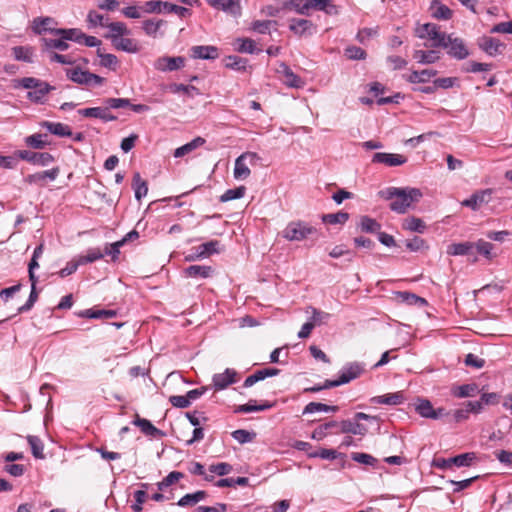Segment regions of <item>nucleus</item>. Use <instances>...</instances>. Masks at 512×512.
I'll use <instances>...</instances> for the list:
<instances>
[{"label": "nucleus", "instance_id": "c03bdc74", "mask_svg": "<svg viewBox=\"0 0 512 512\" xmlns=\"http://www.w3.org/2000/svg\"><path fill=\"white\" fill-rule=\"evenodd\" d=\"M306 313L307 314H311V316L309 317V321L316 327V326H320L324 323H326L328 321V319L330 318V314L327 313V312H324V311H321V310H318L314 307H308L306 309Z\"/></svg>", "mask_w": 512, "mask_h": 512}, {"label": "nucleus", "instance_id": "2f4dec72", "mask_svg": "<svg viewBox=\"0 0 512 512\" xmlns=\"http://www.w3.org/2000/svg\"><path fill=\"white\" fill-rule=\"evenodd\" d=\"M68 34H70V38H74V42L84 44L87 47H98L101 44V41L98 38L86 35L78 28H73V31Z\"/></svg>", "mask_w": 512, "mask_h": 512}, {"label": "nucleus", "instance_id": "7c9ffc66", "mask_svg": "<svg viewBox=\"0 0 512 512\" xmlns=\"http://www.w3.org/2000/svg\"><path fill=\"white\" fill-rule=\"evenodd\" d=\"M112 45L117 50L124 51L127 53H133V54L138 53L141 48L137 40L129 38L127 36L120 37Z\"/></svg>", "mask_w": 512, "mask_h": 512}, {"label": "nucleus", "instance_id": "cd10ccee", "mask_svg": "<svg viewBox=\"0 0 512 512\" xmlns=\"http://www.w3.org/2000/svg\"><path fill=\"white\" fill-rule=\"evenodd\" d=\"M54 86H51L47 82L40 81V83L27 93V98L35 103H41L44 97L54 90Z\"/></svg>", "mask_w": 512, "mask_h": 512}, {"label": "nucleus", "instance_id": "09e8293b", "mask_svg": "<svg viewBox=\"0 0 512 512\" xmlns=\"http://www.w3.org/2000/svg\"><path fill=\"white\" fill-rule=\"evenodd\" d=\"M206 492L205 491H197L192 494H186L180 500L178 501L177 505L180 507L185 506H193L200 502L201 500L205 499Z\"/></svg>", "mask_w": 512, "mask_h": 512}, {"label": "nucleus", "instance_id": "1a4fd4ad", "mask_svg": "<svg viewBox=\"0 0 512 512\" xmlns=\"http://www.w3.org/2000/svg\"><path fill=\"white\" fill-rule=\"evenodd\" d=\"M364 371V366L354 362L345 365L336 380H327V386H340L358 378Z\"/></svg>", "mask_w": 512, "mask_h": 512}, {"label": "nucleus", "instance_id": "423d86ee", "mask_svg": "<svg viewBox=\"0 0 512 512\" xmlns=\"http://www.w3.org/2000/svg\"><path fill=\"white\" fill-rule=\"evenodd\" d=\"M361 420H377L376 416H371L363 412H358L354 415L353 420H343L338 423L340 433H350L354 435L364 436L368 432V428L359 423Z\"/></svg>", "mask_w": 512, "mask_h": 512}, {"label": "nucleus", "instance_id": "9d476101", "mask_svg": "<svg viewBox=\"0 0 512 512\" xmlns=\"http://www.w3.org/2000/svg\"><path fill=\"white\" fill-rule=\"evenodd\" d=\"M246 160H249L251 165H255L259 160V156L255 152H245L241 154L236 160L234 165V178L237 180H244L250 176V169L246 164Z\"/></svg>", "mask_w": 512, "mask_h": 512}, {"label": "nucleus", "instance_id": "5701e85b", "mask_svg": "<svg viewBox=\"0 0 512 512\" xmlns=\"http://www.w3.org/2000/svg\"><path fill=\"white\" fill-rule=\"evenodd\" d=\"M479 47L490 56L500 54L505 48V44L492 37L483 36L478 41Z\"/></svg>", "mask_w": 512, "mask_h": 512}, {"label": "nucleus", "instance_id": "ddd939ff", "mask_svg": "<svg viewBox=\"0 0 512 512\" xmlns=\"http://www.w3.org/2000/svg\"><path fill=\"white\" fill-rule=\"evenodd\" d=\"M185 58L181 56L170 57V56H162L157 58L154 61V68L158 71L166 72V71H176L180 68L184 67Z\"/></svg>", "mask_w": 512, "mask_h": 512}, {"label": "nucleus", "instance_id": "4c0bfd02", "mask_svg": "<svg viewBox=\"0 0 512 512\" xmlns=\"http://www.w3.org/2000/svg\"><path fill=\"white\" fill-rule=\"evenodd\" d=\"M437 74L436 70L424 69L422 71H412L410 75L406 77V80L410 83H426L430 78Z\"/></svg>", "mask_w": 512, "mask_h": 512}, {"label": "nucleus", "instance_id": "e433bc0d", "mask_svg": "<svg viewBox=\"0 0 512 512\" xmlns=\"http://www.w3.org/2000/svg\"><path fill=\"white\" fill-rule=\"evenodd\" d=\"M165 24L166 21L161 19H149L143 22L142 28L147 35L157 37L158 35H163V33L160 32V30L163 26H165Z\"/></svg>", "mask_w": 512, "mask_h": 512}, {"label": "nucleus", "instance_id": "393cba45", "mask_svg": "<svg viewBox=\"0 0 512 512\" xmlns=\"http://www.w3.org/2000/svg\"><path fill=\"white\" fill-rule=\"evenodd\" d=\"M135 426H138L143 434L146 436L161 438L165 436V433L160 429L156 428L149 420L140 418L136 415V418L132 422Z\"/></svg>", "mask_w": 512, "mask_h": 512}, {"label": "nucleus", "instance_id": "bb28decb", "mask_svg": "<svg viewBox=\"0 0 512 512\" xmlns=\"http://www.w3.org/2000/svg\"><path fill=\"white\" fill-rule=\"evenodd\" d=\"M279 372L280 370L277 368H264L261 370H257L256 372H254L245 379L243 386L246 388L251 387L258 381L264 380L267 377H273L278 375Z\"/></svg>", "mask_w": 512, "mask_h": 512}, {"label": "nucleus", "instance_id": "f3484780", "mask_svg": "<svg viewBox=\"0 0 512 512\" xmlns=\"http://www.w3.org/2000/svg\"><path fill=\"white\" fill-rule=\"evenodd\" d=\"M57 22L52 17H37L32 21V31L37 35H42L45 32H49L55 35Z\"/></svg>", "mask_w": 512, "mask_h": 512}, {"label": "nucleus", "instance_id": "6e6d98bb", "mask_svg": "<svg viewBox=\"0 0 512 512\" xmlns=\"http://www.w3.org/2000/svg\"><path fill=\"white\" fill-rule=\"evenodd\" d=\"M163 12L164 13H174L178 15L180 18H186L191 15L190 9L178 6L176 4H172L169 2H164L163 4Z\"/></svg>", "mask_w": 512, "mask_h": 512}, {"label": "nucleus", "instance_id": "6e6552de", "mask_svg": "<svg viewBox=\"0 0 512 512\" xmlns=\"http://www.w3.org/2000/svg\"><path fill=\"white\" fill-rule=\"evenodd\" d=\"M442 48L446 49L450 57L457 60L466 59L470 54L465 41L460 37H455L453 34H448L445 45Z\"/></svg>", "mask_w": 512, "mask_h": 512}, {"label": "nucleus", "instance_id": "c756f323", "mask_svg": "<svg viewBox=\"0 0 512 512\" xmlns=\"http://www.w3.org/2000/svg\"><path fill=\"white\" fill-rule=\"evenodd\" d=\"M213 272V268L207 265H191L184 270L186 277L203 279L211 277Z\"/></svg>", "mask_w": 512, "mask_h": 512}, {"label": "nucleus", "instance_id": "49530a36", "mask_svg": "<svg viewBox=\"0 0 512 512\" xmlns=\"http://www.w3.org/2000/svg\"><path fill=\"white\" fill-rule=\"evenodd\" d=\"M247 63V59L236 55H230L224 59L225 67L236 71H244L246 69Z\"/></svg>", "mask_w": 512, "mask_h": 512}, {"label": "nucleus", "instance_id": "de8ad7c7", "mask_svg": "<svg viewBox=\"0 0 512 512\" xmlns=\"http://www.w3.org/2000/svg\"><path fill=\"white\" fill-rule=\"evenodd\" d=\"M476 458L477 457L474 452H467L451 457L449 458V461L457 467H469L476 460Z\"/></svg>", "mask_w": 512, "mask_h": 512}, {"label": "nucleus", "instance_id": "f257e3e1", "mask_svg": "<svg viewBox=\"0 0 512 512\" xmlns=\"http://www.w3.org/2000/svg\"><path fill=\"white\" fill-rule=\"evenodd\" d=\"M422 195L420 189L410 187H389L379 192L381 198L391 200L390 209L398 214L406 213L413 203L421 199Z\"/></svg>", "mask_w": 512, "mask_h": 512}, {"label": "nucleus", "instance_id": "a18cd8bd", "mask_svg": "<svg viewBox=\"0 0 512 512\" xmlns=\"http://www.w3.org/2000/svg\"><path fill=\"white\" fill-rule=\"evenodd\" d=\"M479 393V387L475 383L464 384L453 390V395L458 398L474 397Z\"/></svg>", "mask_w": 512, "mask_h": 512}, {"label": "nucleus", "instance_id": "a211bd4d", "mask_svg": "<svg viewBox=\"0 0 512 512\" xmlns=\"http://www.w3.org/2000/svg\"><path fill=\"white\" fill-rule=\"evenodd\" d=\"M372 162L394 167L405 164L407 162V158L401 154L377 152L373 155Z\"/></svg>", "mask_w": 512, "mask_h": 512}, {"label": "nucleus", "instance_id": "0eeeda50", "mask_svg": "<svg viewBox=\"0 0 512 512\" xmlns=\"http://www.w3.org/2000/svg\"><path fill=\"white\" fill-rule=\"evenodd\" d=\"M416 35L419 38H428L432 41L429 45L433 48H439L445 45V40L448 36L445 32L440 30V27L434 23H426L416 29Z\"/></svg>", "mask_w": 512, "mask_h": 512}, {"label": "nucleus", "instance_id": "aec40b11", "mask_svg": "<svg viewBox=\"0 0 512 512\" xmlns=\"http://www.w3.org/2000/svg\"><path fill=\"white\" fill-rule=\"evenodd\" d=\"M190 56L194 59L214 60L219 57V50L212 45H198L190 49Z\"/></svg>", "mask_w": 512, "mask_h": 512}, {"label": "nucleus", "instance_id": "603ef678", "mask_svg": "<svg viewBox=\"0 0 512 512\" xmlns=\"http://www.w3.org/2000/svg\"><path fill=\"white\" fill-rule=\"evenodd\" d=\"M97 56L100 58V64L103 67L115 70L118 65V59L114 54L103 53L100 48L97 49Z\"/></svg>", "mask_w": 512, "mask_h": 512}, {"label": "nucleus", "instance_id": "f704fd0d", "mask_svg": "<svg viewBox=\"0 0 512 512\" xmlns=\"http://www.w3.org/2000/svg\"><path fill=\"white\" fill-rule=\"evenodd\" d=\"M42 127L46 128L51 134L56 136L65 137L73 135L71 128L63 123L44 121L42 123Z\"/></svg>", "mask_w": 512, "mask_h": 512}, {"label": "nucleus", "instance_id": "79ce46f5", "mask_svg": "<svg viewBox=\"0 0 512 512\" xmlns=\"http://www.w3.org/2000/svg\"><path fill=\"white\" fill-rule=\"evenodd\" d=\"M274 406L273 403L264 402L263 404L257 405L256 400H249L248 403L237 407L236 412L240 413H251L270 409Z\"/></svg>", "mask_w": 512, "mask_h": 512}, {"label": "nucleus", "instance_id": "0e129e2a", "mask_svg": "<svg viewBox=\"0 0 512 512\" xmlns=\"http://www.w3.org/2000/svg\"><path fill=\"white\" fill-rule=\"evenodd\" d=\"M474 248H476L477 252L483 255L486 259L490 260L493 258L492 250L494 246L492 243L480 239L474 243Z\"/></svg>", "mask_w": 512, "mask_h": 512}, {"label": "nucleus", "instance_id": "e2e57ef3", "mask_svg": "<svg viewBox=\"0 0 512 512\" xmlns=\"http://www.w3.org/2000/svg\"><path fill=\"white\" fill-rule=\"evenodd\" d=\"M360 228L363 232L374 233L381 228V225L373 218L363 216L360 219Z\"/></svg>", "mask_w": 512, "mask_h": 512}, {"label": "nucleus", "instance_id": "bf43d9fd", "mask_svg": "<svg viewBox=\"0 0 512 512\" xmlns=\"http://www.w3.org/2000/svg\"><path fill=\"white\" fill-rule=\"evenodd\" d=\"M49 62H57L63 65H73L76 62V59L72 55H64L59 54L57 52H50L49 54L44 55Z\"/></svg>", "mask_w": 512, "mask_h": 512}, {"label": "nucleus", "instance_id": "13d9d810", "mask_svg": "<svg viewBox=\"0 0 512 512\" xmlns=\"http://www.w3.org/2000/svg\"><path fill=\"white\" fill-rule=\"evenodd\" d=\"M338 427V422L336 421H329L325 424H322L314 429L312 433V438L316 440H322L325 438L328 434V431L332 428Z\"/></svg>", "mask_w": 512, "mask_h": 512}, {"label": "nucleus", "instance_id": "dca6fc26", "mask_svg": "<svg viewBox=\"0 0 512 512\" xmlns=\"http://www.w3.org/2000/svg\"><path fill=\"white\" fill-rule=\"evenodd\" d=\"M18 157L32 164L47 166L54 161V157L48 152H32L29 150H21L17 153Z\"/></svg>", "mask_w": 512, "mask_h": 512}, {"label": "nucleus", "instance_id": "39448f33", "mask_svg": "<svg viewBox=\"0 0 512 512\" xmlns=\"http://www.w3.org/2000/svg\"><path fill=\"white\" fill-rule=\"evenodd\" d=\"M315 232L316 229L305 222L292 221L288 223L281 235L288 241H302Z\"/></svg>", "mask_w": 512, "mask_h": 512}, {"label": "nucleus", "instance_id": "20e7f679", "mask_svg": "<svg viewBox=\"0 0 512 512\" xmlns=\"http://www.w3.org/2000/svg\"><path fill=\"white\" fill-rule=\"evenodd\" d=\"M66 76L72 82L88 89L101 86L105 82V78L88 70H82L80 67L66 69Z\"/></svg>", "mask_w": 512, "mask_h": 512}, {"label": "nucleus", "instance_id": "2eb2a0df", "mask_svg": "<svg viewBox=\"0 0 512 512\" xmlns=\"http://www.w3.org/2000/svg\"><path fill=\"white\" fill-rule=\"evenodd\" d=\"M492 195V189H483L473 193L468 199L461 202L462 206L471 208L473 211H477L484 204H487Z\"/></svg>", "mask_w": 512, "mask_h": 512}, {"label": "nucleus", "instance_id": "f8f14e48", "mask_svg": "<svg viewBox=\"0 0 512 512\" xmlns=\"http://www.w3.org/2000/svg\"><path fill=\"white\" fill-rule=\"evenodd\" d=\"M219 241L211 240L195 247L192 253L185 256V261L191 262L198 259L206 258L211 254L218 253Z\"/></svg>", "mask_w": 512, "mask_h": 512}, {"label": "nucleus", "instance_id": "37998d69", "mask_svg": "<svg viewBox=\"0 0 512 512\" xmlns=\"http://www.w3.org/2000/svg\"><path fill=\"white\" fill-rule=\"evenodd\" d=\"M133 189L135 192V198L139 201L143 197H145L148 193V185L145 180H143L138 172H136L133 176Z\"/></svg>", "mask_w": 512, "mask_h": 512}, {"label": "nucleus", "instance_id": "ea45409f", "mask_svg": "<svg viewBox=\"0 0 512 512\" xmlns=\"http://www.w3.org/2000/svg\"><path fill=\"white\" fill-rule=\"evenodd\" d=\"M404 401V396L401 392L390 393L382 396L372 398V402L385 405H398Z\"/></svg>", "mask_w": 512, "mask_h": 512}, {"label": "nucleus", "instance_id": "72a5a7b5", "mask_svg": "<svg viewBox=\"0 0 512 512\" xmlns=\"http://www.w3.org/2000/svg\"><path fill=\"white\" fill-rule=\"evenodd\" d=\"M205 142H206V140L204 138L198 136V137L194 138L192 141L175 149L174 157H176V158L183 157V156L191 153L195 149L204 145Z\"/></svg>", "mask_w": 512, "mask_h": 512}, {"label": "nucleus", "instance_id": "4d7b16f0", "mask_svg": "<svg viewBox=\"0 0 512 512\" xmlns=\"http://www.w3.org/2000/svg\"><path fill=\"white\" fill-rule=\"evenodd\" d=\"M47 135L43 134H33L25 138V143L27 146L34 149H43L48 145V142L44 140Z\"/></svg>", "mask_w": 512, "mask_h": 512}, {"label": "nucleus", "instance_id": "8fccbe9b", "mask_svg": "<svg viewBox=\"0 0 512 512\" xmlns=\"http://www.w3.org/2000/svg\"><path fill=\"white\" fill-rule=\"evenodd\" d=\"M27 441L31 447L32 455L37 459H44V445L42 440L37 436L29 435L27 437Z\"/></svg>", "mask_w": 512, "mask_h": 512}, {"label": "nucleus", "instance_id": "4468645a", "mask_svg": "<svg viewBox=\"0 0 512 512\" xmlns=\"http://www.w3.org/2000/svg\"><path fill=\"white\" fill-rule=\"evenodd\" d=\"M415 410L420 416L435 420L448 414L444 408L434 409L432 403L427 399H419Z\"/></svg>", "mask_w": 512, "mask_h": 512}, {"label": "nucleus", "instance_id": "c85d7f7f", "mask_svg": "<svg viewBox=\"0 0 512 512\" xmlns=\"http://www.w3.org/2000/svg\"><path fill=\"white\" fill-rule=\"evenodd\" d=\"M236 372L232 369H226L223 373L213 376V384L217 390L225 389L228 385L235 382Z\"/></svg>", "mask_w": 512, "mask_h": 512}, {"label": "nucleus", "instance_id": "69168bd1", "mask_svg": "<svg viewBox=\"0 0 512 512\" xmlns=\"http://www.w3.org/2000/svg\"><path fill=\"white\" fill-rule=\"evenodd\" d=\"M351 458L353 461H355L357 463L369 465V466H375L376 463L378 462V460L375 457H373L372 455L367 454V453H362V452L352 453Z\"/></svg>", "mask_w": 512, "mask_h": 512}, {"label": "nucleus", "instance_id": "052dcab7", "mask_svg": "<svg viewBox=\"0 0 512 512\" xmlns=\"http://www.w3.org/2000/svg\"><path fill=\"white\" fill-rule=\"evenodd\" d=\"M103 256L104 253L99 248H91L85 255L80 256L78 261L81 265H84L102 259Z\"/></svg>", "mask_w": 512, "mask_h": 512}, {"label": "nucleus", "instance_id": "5fc2aeb1", "mask_svg": "<svg viewBox=\"0 0 512 512\" xmlns=\"http://www.w3.org/2000/svg\"><path fill=\"white\" fill-rule=\"evenodd\" d=\"M115 310H106V309H100V310H93V309H87L85 310L81 316L87 317V318H93V319H100V318H113L116 316Z\"/></svg>", "mask_w": 512, "mask_h": 512}, {"label": "nucleus", "instance_id": "3c124183", "mask_svg": "<svg viewBox=\"0 0 512 512\" xmlns=\"http://www.w3.org/2000/svg\"><path fill=\"white\" fill-rule=\"evenodd\" d=\"M168 90L171 93H174V94L183 92V93L187 94L190 97H194L195 95H199L200 94L199 89L196 88L195 86L184 85V84H177V83L170 84L168 86Z\"/></svg>", "mask_w": 512, "mask_h": 512}, {"label": "nucleus", "instance_id": "58836bf2", "mask_svg": "<svg viewBox=\"0 0 512 512\" xmlns=\"http://www.w3.org/2000/svg\"><path fill=\"white\" fill-rule=\"evenodd\" d=\"M473 249L474 243L472 242L453 243L448 246L447 253L452 256L470 255Z\"/></svg>", "mask_w": 512, "mask_h": 512}, {"label": "nucleus", "instance_id": "680f3d73", "mask_svg": "<svg viewBox=\"0 0 512 512\" xmlns=\"http://www.w3.org/2000/svg\"><path fill=\"white\" fill-rule=\"evenodd\" d=\"M246 188L244 186H239L234 189H228L224 194L220 196L221 202H228L235 199H240L245 195Z\"/></svg>", "mask_w": 512, "mask_h": 512}, {"label": "nucleus", "instance_id": "473e14b6", "mask_svg": "<svg viewBox=\"0 0 512 512\" xmlns=\"http://www.w3.org/2000/svg\"><path fill=\"white\" fill-rule=\"evenodd\" d=\"M430 10L432 17L439 20H449L452 17V10L439 0L432 1Z\"/></svg>", "mask_w": 512, "mask_h": 512}, {"label": "nucleus", "instance_id": "a19ab883", "mask_svg": "<svg viewBox=\"0 0 512 512\" xmlns=\"http://www.w3.org/2000/svg\"><path fill=\"white\" fill-rule=\"evenodd\" d=\"M413 57L421 64H432L440 59L439 53L434 50H416Z\"/></svg>", "mask_w": 512, "mask_h": 512}, {"label": "nucleus", "instance_id": "412c9836", "mask_svg": "<svg viewBox=\"0 0 512 512\" xmlns=\"http://www.w3.org/2000/svg\"><path fill=\"white\" fill-rule=\"evenodd\" d=\"M78 113L84 117L99 118L104 122L115 121L117 117L109 112V108L106 107H90L80 109Z\"/></svg>", "mask_w": 512, "mask_h": 512}, {"label": "nucleus", "instance_id": "a878e982", "mask_svg": "<svg viewBox=\"0 0 512 512\" xmlns=\"http://www.w3.org/2000/svg\"><path fill=\"white\" fill-rule=\"evenodd\" d=\"M59 172V168L55 167L50 170L30 174L26 177V182L44 185L47 179L49 181H54L58 177Z\"/></svg>", "mask_w": 512, "mask_h": 512}, {"label": "nucleus", "instance_id": "7ed1b4c3", "mask_svg": "<svg viewBox=\"0 0 512 512\" xmlns=\"http://www.w3.org/2000/svg\"><path fill=\"white\" fill-rule=\"evenodd\" d=\"M73 28L69 29H58L55 31L56 38H46L43 37L40 39L41 42V53L43 55L49 54L50 52L58 51H66L69 48L68 41H73L74 38H70L69 32H72Z\"/></svg>", "mask_w": 512, "mask_h": 512}, {"label": "nucleus", "instance_id": "338daca9", "mask_svg": "<svg viewBox=\"0 0 512 512\" xmlns=\"http://www.w3.org/2000/svg\"><path fill=\"white\" fill-rule=\"evenodd\" d=\"M323 221L329 224H344L349 219V214L346 212H337L326 214L323 216Z\"/></svg>", "mask_w": 512, "mask_h": 512}, {"label": "nucleus", "instance_id": "c9c22d12", "mask_svg": "<svg viewBox=\"0 0 512 512\" xmlns=\"http://www.w3.org/2000/svg\"><path fill=\"white\" fill-rule=\"evenodd\" d=\"M12 54L15 60L26 63H33L34 48L31 46H15L12 48Z\"/></svg>", "mask_w": 512, "mask_h": 512}, {"label": "nucleus", "instance_id": "774afa93", "mask_svg": "<svg viewBox=\"0 0 512 512\" xmlns=\"http://www.w3.org/2000/svg\"><path fill=\"white\" fill-rule=\"evenodd\" d=\"M87 20L92 26L106 27L109 24L108 17L99 14L96 11H90L88 13Z\"/></svg>", "mask_w": 512, "mask_h": 512}, {"label": "nucleus", "instance_id": "864d4df0", "mask_svg": "<svg viewBox=\"0 0 512 512\" xmlns=\"http://www.w3.org/2000/svg\"><path fill=\"white\" fill-rule=\"evenodd\" d=\"M403 228L409 231L423 233L426 229V225L422 219L410 217L404 221Z\"/></svg>", "mask_w": 512, "mask_h": 512}, {"label": "nucleus", "instance_id": "b1692460", "mask_svg": "<svg viewBox=\"0 0 512 512\" xmlns=\"http://www.w3.org/2000/svg\"><path fill=\"white\" fill-rule=\"evenodd\" d=\"M108 28V33L104 35L106 39H109L113 44L122 36L130 35L131 31L128 29L125 23L123 22H109L106 26Z\"/></svg>", "mask_w": 512, "mask_h": 512}, {"label": "nucleus", "instance_id": "4be33fe9", "mask_svg": "<svg viewBox=\"0 0 512 512\" xmlns=\"http://www.w3.org/2000/svg\"><path fill=\"white\" fill-rule=\"evenodd\" d=\"M289 29L298 36L312 35L315 32L314 24L307 19H291Z\"/></svg>", "mask_w": 512, "mask_h": 512}, {"label": "nucleus", "instance_id": "9b49d317", "mask_svg": "<svg viewBox=\"0 0 512 512\" xmlns=\"http://www.w3.org/2000/svg\"><path fill=\"white\" fill-rule=\"evenodd\" d=\"M277 74L281 75V80L284 85L290 88L301 89L305 86L306 82L303 78L296 75L291 68L284 62H281L276 69Z\"/></svg>", "mask_w": 512, "mask_h": 512}, {"label": "nucleus", "instance_id": "6ab92c4d", "mask_svg": "<svg viewBox=\"0 0 512 512\" xmlns=\"http://www.w3.org/2000/svg\"><path fill=\"white\" fill-rule=\"evenodd\" d=\"M206 2L209 6L233 16L241 14L240 0H206Z\"/></svg>", "mask_w": 512, "mask_h": 512}, {"label": "nucleus", "instance_id": "f03ea898", "mask_svg": "<svg viewBox=\"0 0 512 512\" xmlns=\"http://www.w3.org/2000/svg\"><path fill=\"white\" fill-rule=\"evenodd\" d=\"M285 4L296 13L306 16H309L312 11H322L327 15L339 13L333 0H285Z\"/></svg>", "mask_w": 512, "mask_h": 512}]
</instances>
